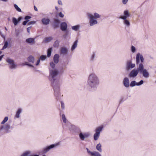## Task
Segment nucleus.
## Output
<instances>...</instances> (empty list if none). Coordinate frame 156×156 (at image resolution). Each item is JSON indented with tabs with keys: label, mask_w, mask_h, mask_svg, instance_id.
<instances>
[{
	"label": "nucleus",
	"mask_w": 156,
	"mask_h": 156,
	"mask_svg": "<svg viewBox=\"0 0 156 156\" xmlns=\"http://www.w3.org/2000/svg\"><path fill=\"white\" fill-rule=\"evenodd\" d=\"M87 83L91 88L98 87L100 84L99 77L94 73L90 74L88 77Z\"/></svg>",
	"instance_id": "1"
},
{
	"label": "nucleus",
	"mask_w": 156,
	"mask_h": 156,
	"mask_svg": "<svg viewBox=\"0 0 156 156\" xmlns=\"http://www.w3.org/2000/svg\"><path fill=\"white\" fill-rule=\"evenodd\" d=\"M58 71L57 69L51 70L50 71V76L53 79L54 81L52 83L53 87H60L61 83L59 80H56L55 78L58 74Z\"/></svg>",
	"instance_id": "2"
},
{
	"label": "nucleus",
	"mask_w": 156,
	"mask_h": 156,
	"mask_svg": "<svg viewBox=\"0 0 156 156\" xmlns=\"http://www.w3.org/2000/svg\"><path fill=\"white\" fill-rule=\"evenodd\" d=\"M130 16V14L128 10H125L123 12V15L119 17V19L123 20V24L126 27H129L130 26V23L129 21L127 18Z\"/></svg>",
	"instance_id": "3"
},
{
	"label": "nucleus",
	"mask_w": 156,
	"mask_h": 156,
	"mask_svg": "<svg viewBox=\"0 0 156 156\" xmlns=\"http://www.w3.org/2000/svg\"><path fill=\"white\" fill-rule=\"evenodd\" d=\"M87 16L89 20V23L90 26H93L98 23L97 21L92 14L88 12L87 13Z\"/></svg>",
	"instance_id": "4"
},
{
	"label": "nucleus",
	"mask_w": 156,
	"mask_h": 156,
	"mask_svg": "<svg viewBox=\"0 0 156 156\" xmlns=\"http://www.w3.org/2000/svg\"><path fill=\"white\" fill-rule=\"evenodd\" d=\"M59 145V143H57L51 145L50 146H47L44 148L42 152L44 153H46L50 149L58 146Z\"/></svg>",
	"instance_id": "5"
},
{
	"label": "nucleus",
	"mask_w": 156,
	"mask_h": 156,
	"mask_svg": "<svg viewBox=\"0 0 156 156\" xmlns=\"http://www.w3.org/2000/svg\"><path fill=\"white\" fill-rule=\"evenodd\" d=\"M140 60L141 63L144 62V58L143 56L140 55L139 53H138L137 54L136 57V63L137 65L139 64Z\"/></svg>",
	"instance_id": "6"
},
{
	"label": "nucleus",
	"mask_w": 156,
	"mask_h": 156,
	"mask_svg": "<svg viewBox=\"0 0 156 156\" xmlns=\"http://www.w3.org/2000/svg\"><path fill=\"white\" fill-rule=\"evenodd\" d=\"M6 62L10 65L9 68L11 69H15L16 68V65L14 63V62L12 59L8 58L6 59Z\"/></svg>",
	"instance_id": "7"
},
{
	"label": "nucleus",
	"mask_w": 156,
	"mask_h": 156,
	"mask_svg": "<svg viewBox=\"0 0 156 156\" xmlns=\"http://www.w3.org/2000/svg\"><path fill=\"white\" fill-rule=\"evenodd\" d=\"M135 66V64L132 63L131 60H129L127 61L126 63V69L129 70L130 69H132Z\"/></svg>",
	"instance_id": "8"
},
{
	"label": "nucleus",
	"mask_w": 156,
	"mask_h": 156,
	"mask_svg": "<svg viewBox=\"0 0 156 156\" xmlns=\"http://www.w3.org/2000/svg\"><path fill=\"white\" fill-rule=\"evenodd\" d=\"M10 125L8 124H6L4 125H2L0 127V130L2 131L4 129L6 133H9V129H10Z\"/></svg>",
	"instance_id": "9"
},
{
	"label": "nucleus",
	"mask_w": 156,
	"mask_h": 156,
	"mask_svg": "<svg viewBox=\"0 0 156 156\" xmlns=\"http://www.w3.org/2000/svg\"><path fill=\"white\" fill-rule=\"evenodd\" d=\"M86 150L88 154L90 156H102L98 152L96 151H91L88 148H86Z\"/></svg>",
	"instance_id": "10"
},
{
	"label": "nucleus",
	"mask_w": 156,
	"mask_h": 156,
	"mask_svg": "<svg viewBox=\"0 0 156 156\" xmlns=\"http://www.w3.org/2000/svg\"><path fill=\"white\" fill-rule=\"evenodd\" d=\"M90 133H83L81 132L79 134V136L80 139L82 140H84L85 138L88 137L90 136Z\"/></svg>",
	"instance_id": "11"
},
{
	"label": "nucleus",
	"mask_w": 156,
	"mask_h": 156,
	"mask_svg": "<svg viewBox=\"0 0 156 156\" xmlns=\"http://www.w3.org/2000/svg\"><path fill=\"white\" fill-rule=\"evenodd\" d=\"M69 129L70 132L73 134H76L79 130V128L75 125H71L70 126Z\"/></svg>",
	"instance_id": "12"
},
{
	"label": "nucleus",
	"mask_w": 156,
	"mask_h": 156,
	"mask_svg": "<svg viewBox=\"0 0 156 156\" xmlns=\"http://www.w3.org/2000/svg\"><path fill=\"white\" fill-rule=\"evenodd\" d=\"M138 73V71L136 69H134L130 72L129 76L131 77H134L137 75Z\"/></svg>",
	"instance_id": "13"
},
{
	"label": "nucleus",
	"mask_w": 156,
	"mask_h": 156,
	"mask_svg": "<svg viewBox=\"0 0 156 156\" xmlns=\"http://www.w3.org/2000/svg\"><path fill=\"white\" fill-rule=\"evenodd\" d=\"M144 82L143 80H141L138 83L136 82L135 81H132L130 84V86L131 87H133L135 85L140 86Z\"/></svg>",
	"instance_id": "14"
},
{
	"label": "nucleus",
	"mask_w": 156,
	"mask_h": 156,
	"mask_svg": "<svg viewBox=\"0 0 156 156\" xmlns=\"http://www.w3.org/2000/svg\"><path fill=\"white\" fill-rule=\"evenodd\" d=\"M60 23V20L58 19H55L52 24L53 27L54 28H57L59 27Z\"/></svg>",
	"instance_id": "15"
},
{
	"label": "nucleus",
	"mask_w": 156,
	"mask_h": 156,
	"mask_svg": "<svg viewBox=\"0 0 156 156\" xmlns=\"http://www.w3.org/2000/svg\"><path fill=\"white\" fill-rule=\"evenodd\" d=\"M67 28V25L66 22H62L60 24V29L62 31H65Z\"/></svg>",
	"instance_id": "16"
},
{
	"label": "nucleus",
	"mask_w": 156,
	"mask_h": 156,
	"mask_svg": "<svg viewBox=\"0 0 156 156\" xmlns=\"http://www.w3.org/2000/svg\"><path fill=\"white\" fill-rule=\"evenodd\" d=\"M144 65L141 63L139 64L138 67L136 70L138 71V73H141V72L144 69Z\"/></svg>",
	"instance_id": "17"
},
{
	"label": "nucleus",
	"mask_w": 156,
	"mask_h": 156,
	"mask_svg": "<svg viewBox=\"0 0 156 156\" xmlns=\"http://www.w3.org/2000/svg\"><path fill=\"white\" fill-rule=\"evenodd\" d=\"M123 83L125 87H128L129 86V80L128 78H125L123 81Z\"/></svg>",
	"instance_id": "18"
},
{
	"label": "nucleus",
	"mask_w": 156,
	"mask_h": 156,
	"mask_svg": "<svg viewBox=\"0 0 156 156\" xmlns=\"http://www.w3.org/2000/svg\"><path fill=\"white\" fill-rule=\"evenodd\" d=\"M141 73L142 74L143 76L145 78H148L149 77V74L147 70L145 69L141 72Z\"/></svg>",
	"instance_id": "19"
},
{
	"label": "nucleus",
	"mask_w": 156,
	"mask_h": 156,
	"mask_svg": "<svg viewBox=\"0 0 156 156\" xmlns=\"http://www.w3.org/2000/svg\"><path fill=\"white\" fill-rule=\"evenodd\" d=\"M103 129V126H101L99 127H97L95 130V133L98 134L100 135V133L102 130Z\"/></svg>",
	"instance_id": "20"
},
{
	"label": "nucleus",
	"mask_w": 156,
	"mask_h": 156,
	"mask_svg": "<svg viewBox=\"0 0 156 156\" xmlns=\"http://www.w3.org/2000/svg\"><path fill=\"white\" fill-rule=\"evenodd\" d=\"M68 53L67 49L65 47H62L60 49V54L65 55Z\"/></svg>",
	"instance_id": "21"
},
{
	"label": "nucleus",
	"mask_w": 156,
	"mask_h": 156,
	"mask_svg": "<svg viewBox=\"0 0 156 156\" xmlns=\"http://www.w3.org/2000/svg\"><path fill=\"white\" fill-rule=\"evenodd\" d=\"M41 21L44 25H46L49 24L50 20L48 18H44L42 19Z\"/></svg>",
	"instance_id": "22"
},
{
	"label": "nucleus",
	"mask_w": 156,
	"mask_h": 156,
	"mask_svg": "<svg viewBox=\"0 0 156 156\" xmlns=\"http://www.w3.org/2000/svg\"><path fill=\"white\" fill-rule=\"evenodd\" d=\"M59 57V56L58 54H56L54 55L53 57V60L55 63L57 64L58 63Z\"/></svg>",
	"instance_id": "23"
},
{
	"label": "nucleus",
	"mask_w": 156,
	"mask_h": 156,
	"mask_svg": "<svg viewBox=\"0 0 156 156\" xmlns=\"http://www.w3.org/2000/svg\"><path fill=\"white\" fill-rule=\"evenodd\" d=\"M26 42L28 43L31 44H35L34 39L30 38L27 39L26 40Z\"/></svg>",
	"instance_id": "24"
},
{
	"label": "nucleus",
	"mask_w": 156,
	"mask_h": 156,
	"mask_svg": "<svg viewBox=\"0 0 156 156\" xmlns=\"http://www.w3.org/2000/svg\"><path fill=\"white\" fill-rule=\"evenodd\" d=\"M22 112V109L21 108H19L17 111L16 114L15 115V118H18L20 117V114Z\"/></svg>",
	"instance_id": "25"
},
{
	"label": "nucleus",
	"mask_w": 156,
	"mask_h": 156,
	"mask_svg": "<svg viewBox=\"0 0 156 156\" xmlns=\"http://www.w3.org/2000/svg\"><path fill=\"white\" fill-rule=\"evenodd\" d=\"M53 39L52 37H45L43 41V42L44 43H47L51 41Z\"/></svg>",
	"instance_id": "26"
},
{
	"label": "nucleus",
	"mask_w": 156,
	"mask_h": 156,
	"mask_svg": "<svg viewBox=\"0 0 156 156\" xmlns=\"http://www.w3.org/2000/svg\"><path fill=\"white\" fill-rule=\"evenodd\" d=\"M78 40H76L73 43L72 45L71 50L72 51H74L75 49L77 47V46Z\"/></svg>",
	"instance_id": "27"
},
{
	"label": "nucleus",
	"mask_w": 156,
	"mask_h": 156,
	"mask_svg": "<svg viewBox=\"0 0 156 156\" xmlns=\"http://www.w3.org/2000/svg\"><path fill=\"white\" fill-rule=\"evenodd\" d=\"M101 147L102 145L100 143H99V144H97L96 146V150L99 152H101L102 151Z\"/></svg>",
	"instance_id": "28"
},
{
	"label": "nucleus",
	"mask_w": 156,
	"mask_h": 156,
	"mask_svg": "<svg viewBox=\"0 0 156 156\" xmlns=\"http://www.w3.org/2000/svg\"><path fill=\"white\" fill-rule=\"evenodd\" d=\"M54 94L57 97H58L60 95L59 88H54Z\"/></svg>",
	"instance_id": "29"
},
{
	"label": "nucleus",
	"mask_w": 156,
	"mask_h": 156,
	"mask_svg": "<svg viewBox=\"0 0 156 156\" xmlns=\"http://www.w3.org/2000/svg\"><path fill=\"white\" fill-rule=\"evenodd\" d=\"M34 58L32 55L30 56L27 58L28 61L30 62L34 63Z\"/></svg>",
	"instance_id": "30"
},
{
	"label": "nucleus",
	"mask_w": 156,
	"mask_h": 156,
	"mask_svg": "<svg viewBox=\"0 0 156 156\" xmlns=\"http://www.w3.org/2000/svg\"><path fill=\"white\" fill-rule=\"evenodd\" d=\"M12 22L15 26H16L19 23L17 19L15 17H12Z\"/></svg>",
	"instance_id": "31"
},
{
	"label": "nucleus",
	"mask_w": 156,
	"mask_h": 156,
	"mask_svg": "<svg viewBox=\"0 0 156 156\" xmlns=\"http://www.w3.org/2000/svg\"><path fill=\"white\" fill-rule=\"evenodd\" d=\"M80 27L79 25H77L75 26H73L72 27V29L73 30L75 31H77L78 30Z\"/></svg>",
	"instance_id": "32"
},
{
	"label": "nucleus",
	"mask_w": 156,
	"mask_h": 156,
	"mask_svg": "<svg viewBox=\"0 0 156 156\" xmlns=\"http://www.w3.org/2000/svg\"><path fill=\"white\" fill-rule=\"evenodd\" d=\"M100 135L95 133L94 135V138L95 140H97L100 136Z\"/></svg>",
	"instance_id": "33"
},
{
	"label": "nucleus",
	"mask_w": 156,
	"mask_h": 156,
	"mask_svg": "<svg viewBox=\"0 0 156 156\" xmlns=\"http://www.w3.org/2000/svg\"><path fill=\"white\" fill-rule=\"evenodd\" d=\"M52 51V48H49L47 51V55L48 57H50L51 56V52Z\"/></svg>",
	"instance_id": "34"
},
{
	"label": "nucleus",
	"mask_w": 156,
	"mask_h": 156,
	"mask_svg": "<svg viewBox=\"0 0 156 156\" xmlns=\"http://www.w3.org/2000/svg\"><path fill=\"white\" fill-rule=\"evenodd\" d=\"M94 17L96 19V18H99L101 17V16L98 13L95 12L94 13Z\"/></svg>",
	"instance_id": "35"
},
{
	"label": "nucleus",
	"mask_w": 156,
	"mask_h": 156,
	"mask_svg": "<svg viewBox=\"0 0 156 156\" xmlns=\"http://www.w3.org/2000/svg\"><path fill=\"white\" fill-rule=\"evenodd\" d=\"M62 118L63 122L65 123H66V119L64 114H62Z\"/></svg>",
	"instance_id": "36"
},
{
	"label": "nucleus",
	"mask_w": 156,
	"mask_h": 156,
	"mask_svg": "<svg viewBox=\"0 0 156 156\" xmlns=\"http://www.w3.org/2000/svg\"><path fill=\"white\" fill-rule=\"evenodd\" d=\"M8 119H9V118L8 117H5L4 118L3 120L1 122V124H5L6 122H7L8 121Z\"/></svg>",
	"instance_id": "37"
},
{
	"label": "nucleus",
	"mask_w": 156,
	"mask_h": 156,
	"mask_svg": "<svg viewBox=\"0 0 156 156\" xmlns=\"http://www.w3.org/2000/svg\"><path fill=\"white\" fill-rule=\"evenodd\" d=\"M59 42L58 40H56L55 41L54 44V46L55 47H57L59 45Z\"/></svg>",
	"instance_id": "38"
},
{
	"label": "nucleus",
	"mask_w": 156,
	"mask_h": 156,
	"mask_svg": "<svg viewBox=\"0 0 156 156\" xmlns=\"http://www.w3.org/2000/svg\"><path fill=\"white\" fill-rule=\"evenodd\" d=\"M8 42L7 41H6L5 42L4 45L2 49V50H4L6 49L8 47Z\"/></svg>",
	"instance_id": "39"
},
{
	"label": "nucleus",
	"mask_w": 156,
	"mask_h": 156,
	"mask_svg": "<svg viewBox=\"0 0 156 156\" xmlns=\"http://www.w3.org/2000/svg\"><path fill=\"white\" fill-rule=\"evenodd\" d=\"M14 7L19 12H21V9L18 7V6L17 5L14 4Z\"/></svg>",
	"instance_id": "40"
},
{
	"label": "nucleus",
	"mask_w": 156,
	"mask_h": 156,
	"mask_svg": "<svg viewBox=\"0 0 156 156\" xmlns=\"http://www.w3.org/2000/svg\"><path fill=\"white\" fill-rule=\"evenodd\" d=\"M131 50L132 52L133 53H134L136 50L135 47L133 46H131Z\"/></svg>",
	"instance_id": "41"
},
{
	"label": "nucleus",
	"mask_w": 156,
	"mask_h": 156,
	"mask_svg": "<svg viewBox=\"0 0 156 156\" xmlns=\"http://www.w3.org/2000/svg\"><path fill=\"white\" fill-rule=\"evenodd\" d=\"M95 54L94 53H93L91 55L90 58V60L91 61H93L94 60V58H95Z\"/></svg>",
	"instance_id": "42"
},
{
	"label": "nucleus",
	"mask_w": 156,
	"mask_h": 156,
	"mask_svg": "<svg viewBox=\"0 0 156 156\" xmlns=\"http://www.w3.org/2000/svg\"><path fill=\"white\" fill-rule=\"evenodd\" d=\"M46 58V55H42L40 57V59L42 60H44Z\"/></svg>",
	"instance_id": "43"
},
{
	"label": "nucleus",
	"mask_w": 156,
	"mask_h": 156,
	"mask_svg": "<svg viewBox=\"0 0 156 156\" xmlns=\"http://www.w3.org/2000/svg\"><path fill=\"white\" fill-rule=\"evenodd\" d=\"M51 67L52 69H54L55 66V64L53 62H51L50 63Z\"/></svg>",
	"instance_id": "44"
},
{
	"label": "nucleus",
	"mask_w": 156,
	"mask_h": 156,
	"mask_svg": "<svg viewBox=\"0 0 156 156\" xmlns=\"http://www.w3.org/2000/svg\"><path fill=\"white\" fill-rule=\"evenodd\" d=\"M61 108L62 109H64L65 108V105L64 102L62 101H61Z\"/></svg>",
	"instance_id": "45"
},
{
	"label": "nucleus",
	"mask_w": 156,
	"mask_h": 156,
	"mask_svg": "<svg viewBox=\"0 0 156 156\" xmlns=\"http://www.w3.org/2000/svg\"><path fill=\"white\" fill-rule=\"evenodd\" d=\"M129 0H122V2L123 4L126 5L128 2Z\"/></svg>",
	"instance_id": "46"
},
{
	"label": "nucleus",
	"mask_w": 156,
	"mask_h": 156,
	"mask_svg": "<svg viewBox=\"0 0 156 156\" xmlns=\"http://www.w3.org/2000/svg\"><path fill=\"white\" fill-rule=\"evenodd\" d=\"M25 65H26L30 67H34V66L32 65L29 63L27 62H26L25 63Z\"/></svg>",
	"instance_id": "47"
},
{
	"label": "nucleus",
	"mask_w": 156,
	"mask_h": 156,
	"mask_svg": "<svg viewBox=\"0 0 156 156\" xmlns=\"http://www.w3.org/2000/svg\"><path fill=\"white\" fill-rule=\"evenodd\" d=\"M35 21H31L28 23V25H30L32 24H34L35 23Z\"/></svg>",
	"instance_id": "48"
},
{
	"label": "nucleus",
	"mask_w": 156,
	"mask_h": 156,
	"mask_svg": "<svg viewBox=\"0 0 156 156\" xmlns=\"http://www.w3.org/2000/svg\"><path fill=\"white\" fill-rule=\"evenodd\" d=\"M58 15L60 17L62 18L64 16V14L63 13H62L61 12H60L59 13Z\"/></svg>",
	"instance_id": "49"
},
{
	"label": "nucleus",
	"mask_w": 156,
	"mask_h": 156,
	"mask_svg": "<svg viewBox=\"0 0 156 156\" xmlns=\"http://www.w3.org/2000/svg\"><path fill=\"white\" fill-rule=\"evenodd\" d=\"M31 17L29 16H26L25 17V19L26 20H28L30 19Z\"/></svg>",
	"instance_id": "50"
},
{
	"label": "nucleus",
	"mask_w": 156,
	"mask_h": 156,
	"mask_svg": "<svg viewBox=\"0 0 156 156\" xmlns=\"http://www.w3.org/2000/svg\"><path fill=\"white\" fill-rule=\"evenodd\" d=\"M29 21V20H26L24 21L23 23V25H25Z\"/></svg>",
	"instance_id": "51"
},
{
	"label": "nucleus",
	"mask_w": 156,
	"mask_h": 156,
	"mask_svg": "<svg viewBox=\"0 0 156 156\" xmlns=\"http://www.w3.org/2000/svg\"><path fill=\"white\" fill-rule=\"evenodd\" d=\"M58 4L60 5H62V3L61 0H58Z\"/></svg>",
	"instance_id": "52"
},
{
	"label": "nucleus",
	"mask_w": 156,
	"mask_h": 156,
	"mask_svg": "<svg viewBox=\"0 0 156 156\" xmlns=\"http://www.w3.org/2000/svg\"><path fill=\"white\" fill-rule=\"evenodd\" d=\"M40 62V59H39L37 61L36 65V66H38L39 65V64Z\"/></svg>",
	"instance_id": "53"
},
{
	"label": "nucleus",
	"mask_w": 156,
	"mask_h": 156,
	"mask_svg": "<svg viewBox=\"0 0 156 156\" xmlns=\"http://www.w3.org/2000/svg\"><path fill=\"white\" fill-rule=\"evenodd\" d=\"M31 27H29L27 28V32L28 33H30V30L31 29Z\"/></svg>",
	"instance_id": "54"
},
{
	"label": "nucleus",
	"mask_w": 156,
	"mask_h": 156,
	"mask_svg": "<svg viewBox=\"0 0 156 156\" xmlns=\"http://www.w3.org/2000/svg\"><path fill=\"white\" fill-rule=\"evenodd\" d=\"M0 34L1 36L4 39H5V36L3 34L2 32L0 31Z\"/></svg>",
	"instance_id": "55"
},
{
	"label": "nucleus",
	"mask_w": 156,
	"mask_h": 156,
	"mask_svg": "<svg viewBox=\"0 0 156 156\" xmlns=\"http://www.w3.org/2000/svg\"><path fill=\"white\" fill-rule=\"evenodd\" d=\"M22 19V17H20L18 18V19L17 20L18 21H19V22Z\"/></svg>",
	"instance_id": "56"
},
{
	"label": "nucleus",
	"mask_w": 156,
	"mask_h": 156,
	"mask_svg": "<svg viewBox=\"0 0 156 156\" xmlns=\"http://www.w3.org/2000/svg\"><path fill=\"white\" fill-rule=\"evenodd\" d=\"M4 55H2L0 56V61L2 60L4 56Z\"/></svg>",
	"instance_id": "57"
},
{
	"label": "nucleus",
	"mask_w": 156,
	"mask_h": 156,
	"mask_svg": "<svg viewBox=\"0 0 156 156\" xmlns=\"http://www.w3.org/2000/svg\"><path fill=\"white\" fill-rule=\"evenodd\" d=\"M34 9L35 11H37V7H36L35 6H34Z\"/></svg>",
	"instance_id": "58"
},
{
	"label": "nucleus",
	"mask_w": 156,
	"mask_h": 156,
	"mask_svg": "<svg viewBox=\"0 0 156 156\" xmlns=\"http://www.w3.org/2000/svg\"><path fill=\"white\" fill-rule=\"evenodd\" d=\"M55 9H56L57 10H58V8L56 6V7H55Z\"/></svg>",
	"instance_id": "59"
},
{
	"label": "nucleus",
	"mask_w": 156,
	"mask_h": 156,
	"mask_svg": "<svg viewBox=\"0 0 156 156\" xmlns=\"http://www.w3.org/2000/svg\"><path fill=\"white\" fill-rule=\"evenodd\" d=\"M66 36H67V35H64L63 36V37H64V38H66Z\"/></svg>",
	"instance_id": "60"
},
{
	"label": "nucleus",
	"mask_w": 156,
	"mask_h": 156,
	"mask_svg": "<svg viewBox=\"0 0 156 156\" xmlns=\"http://www.w3.org/2000/svg\"><path fill=\"white\" fill-rule=\"evenodd\" d=\"M8 20L9 21V20H10V18H8Z\"/></svg>",
	"instance_id": "61"
},
{
	"label": "nucleus",
	"mask_w": 156,
	"mask_h": 156,
	"mask_svg": "<svg viewBox=\"0 0 156 156\" xmlns=\"http://www.w3.org/2000/svg\"><path fill=\"white\" fill-rule=\"evenodd\" d=\"M5 29L6 30H7V28L6 27H5Z\"/></svg>",
	"instance_id": "62"
},
{
	"label": "nucleus",
	"mask_w": 156,
	"mask_h": 156,
	"mask_svg": "<svg viewBox=\"0 0 156 156\" xmlns=\"http://www.w3.org/2000/svg\"><path fill=\"white\" fill-rule=\"evenodd\" d=\"M2 51H0V55L2 53Z\"/></svg>",
	"instance_id": "63"
},
{
	"label": "nucleus",
	"mask_w": 156,
	"mask_h": 156,
	"mask_svg": "<svg viewBox=\"0 0 156 156\" xmlns=\"http://www.w3.org/2000/svg\"><path fill=\"white\" fill-rule=\"evenodd\" d=\"M42 156H46L45 155H43Z\"/></svg>",
	"instance_id": "64"
}]
</instances>
